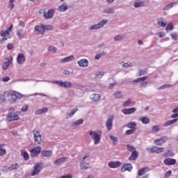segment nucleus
I'll list each match as a JSON object with an SVG mask.
<instances>
[{
    "label": "nucleus",
    "instance_id": "1",
    "mask_svg": "<svg viewBox=\"0 0 178 178\" xmlns=\"http://www.w3.org/2000/svg\"><path fill=\"white\" fill-rule=\"evenodd\" d=\"M12 29H13V25H10L7 30L0 32L1 37H3L2 39H0V44H3L5 41H8V40L10 38V33L9 32L12 31Z\"/></svg>",
    "mask_w": 178,
    "mask_h": 178
},
{
    "label": "nucleus",
    "instance_id": "2",
    "mask_svg": "<svg viewBox=\"0 0 178 178\" xmlns=\"http://www.w3.org/2000/svg\"><path fill=\"white\" fill-rule=\"evenodd\" d=\"M7 122H12L13 120H19V115L15 113V109L10 107L8 115L6 118Z\"/></svg>",
    "mask_w": 178,
    "mask_h": 178
},
{
    "label": "nucleus",
    "instance_id": "3",
    "mask_svg": "<svg viewBox=\"0 0 178 178\" xmlns=\"http://www.w3.org/2000/svg\"><path fill=\"white\" fill-rule=\"evenodd\" d=\"M89 134L92 140H94V143L95 145L101 143V136L102 134L101 132L90 131Z\"/></svg>",
    "mask_w": 178,
    "mask_h": 178
},
{
    "label": "nucleus",
    "instance_id": "4",
    "mask_svg": "<svg viewBox=\"0 0 178 178\" xmlns=\"http://www.w3.org/2000/svg\"><path fill=\"white\" fill-rule=\"evenodd\" d=\"M17 94L16 92H10L7 95L8 99L10 102L13 103L17 99Z\"/></svg>",
    "mask_w": 178,
    "mask_h": 178
},
{
    "label": "nucleus",
    "instance_id": "5",
    "mask_svg": "<svg viewBox=\"0 0 178 178\" xmlns=\"http://www.w3.org/2000/svg\"><path fill=\"white\" fill-rule=\"evenodd\" d=\"M106 23H108V19H103L99 24L92 25L90 27V29L91 30H98V29H101V27H104V26H105V24H106Z\"/></svg>",
    "mask_w": 178,
    "mask_h": 178
},
{
    "label": "nucleus",
    "instance_id": "6",
    "mask_svg": "<svg viewBox=\"0 0 178 178\" xmlns=\"http://www.w3.org/2000/svg\"><path fill=\"white\" fill-rule=\"evenodd\" d=\"M88 156H90V154L87 153L85 156L83 157V160L82 162L80 164L81 166V169L82 170H87V169H88V166L90 165L88 163H84V159H86V158H88Z\"/></svg>",
    "mask_w": 178,
    "mask_h": 178
},
{
    "label": "nucleus",
    "instance_id": "7",
    "mask_svg": "<svg viewBox=\"0 0 178 178\" xmlns=\"http://www.w3.org/2000/svg\"><path fill=\"white\" fill-rule=\"evenodd\" d=\"M31 156L35 157L38 156L40 155V153L41 152V147H37L34 149H32L31 151Z\"/></svg>",
    "mask_w": 178,
    "mask_h": 178
},
{
    "label": "nucleus",
    "instance_id": "8",
    "mask_svg": "<svg viewBox=\"0 0 178 178\" xmlns=\"http://www.w3.org/2000/svg\"><path fill=\"white\" fill-rule=\"evenodd\" d=\"M167 141H168V137L164 136V137H161V138L156 139L154 140V144L156 145H162L163 144H165V143Z\"/></svg>",
    "mask_w": 178,
    "mask_h": 178
},
{
    "label": "nucleus",
    "instance_id": "9",
    "mask_svg": "<svg viewBox=\"0 0 178 178\" xmlns=\"http://www.w3.org/2000/svg\"><path fill=\"white\" fill-rule=\"evenodd\" d=\"M122 165V163L120 161H111L108 163V166L111 169H116Z\"/></svg>",
    "mask_w": 178,
    "mask_h": 178
},
{
    "label": "nucleus",
    "instance_id": "10",
    "mask_svg": "<svg viewBox=\"0 0 178 178\" xmlns=\"http://www.w3.org/2000/svg\"><path fill=\"white\" fill-rule=\"evenodd\" d=\"M33 136L35 143H38V144H41V134H40V131H33Z\"/></svg>",
    "mask_w": 178,
    "mask_h": 178
},
{
    "label": "nucleus",
    "instance_id": "11",
    "mask_svg": "<svg viewBox=\"0 0 178 178\" xmlns=\"http://www.w3.org/2000/svg\"><path fill=\"white\" fill-rule=\"evenodd\" d=\"M42 167L40 165V164H35L33 168V172L31 174V176H35L41 172Z\"/></svg>",
    "mask_w": 178,
    "mask_h": 178
},
{
    "label": "nucleus",
    "instance_id": "12",
    "mask_svg": "<svg viewBox=\"0 0 178 178\" xmlns=\"http://www.w3.org/2000/svg\"><path fill=\"white\" fill-rule=\"evenodd\" d=\"M55 83L56 84H58L60 87H64L65 88L72 87V83L70 82H63L62 81H56Z\"/></svg>",
    "mask_w": 178,
    "mask_h": 178
},
{
    "label": "nucleus",
    "instance_id": "13",
    "mask_svg": "<svg viewBox=\"0 0 178 178\" xmlns=\"http://www.w3.org/2000/svg\"><path fill=\"white\" fill-rule=\"evenodd\" d=\"M132 170L133 166L130 163H124L121 168V172H126V170H127L128 172H131Z\"/></svg>",
    "mask_w": 178,
    "mask_h": 178
},
{
    "label": "nucleus",
    "instance_id": "14",
    "mask_svg": "<svg viewBox=\"0 0 178 178\" xmlns=\"http://www.w3.org/2000/svg\"><path fill=\"white\" fill-rule=\"evenodd\" d=\"M113 124V116H111L106 122V127L107 130H112Z\"/></svg>",
    "mask_w": 178,
    "mask_h": 178
},
{
    "label": "nucleus",
    "instance_id": "15",
    "mask_svg": "<svg viewBox=\"0 0 178 178\" xmlns=\"http://www.w3.org/2000/svg\"><path fill=\"white\" fill-rule=\"evenodd\" d=\"M17 62L19 65H22L23 63H24V62H26V58H24V54H23L22 53L18 54V56L17 57Z\"/></svg>",
    "mask_w": 178,
    "mask_h": 178
},
{
    "label": "nucleus",
    "instance_id": "16",
    "mask_svg": "<svg viewBox=\"0 0 178 178\" xmlns=\"http://www.w3.org/2000/svg\"><path fill=\"white\" fill-rule=\"evenodd\" d=\"M137 109L136 108H124L122 110V113L124 115H130L131 113H134Z\"/></svg>",
    "mask_w": 178,
    "mask_h": 178
},
{
    "label": "nucleus",
    "instance_id": "17",
    "mask_svg": "<svg viewBox=\"0 0 178 178\" xmlns=\"http://www.w3.org/2000/svg\"><path fill=\"white\" fill-rule=\"evenodd\" d=\"M35 31H37V34H44L45 28L44 25L38 26L35 27Z\"/></svg>",
    "mask_w": 178,
    "mask_h": 178
},
{
    "label": "nucleus",
    "instance_id": "18",
    "mask_svg": "<svg viewBox=\"0 0 178 178\" xmlns=\"http://www.w3.org/2000/svg\"><path fill=\"white\" fill-rule=\"evenodd\" d=\"M54 13H55V10H49L47 13H44V19H51L54 16Z\"/></svg>",
    "mask_w": 178,
    "mask_h": 178
},
{
    "label": "nucleus",
    "instance_id": "19",
    "mask_svg": "<svg viewBox=\"0 0 178 178\" xmlns=\"http://www.w3.org/2000/svg\"><path fill=\"white\" fill-rule=\"evenodd\" d=\"M165 165H175L176 164V159H165L164 160Z\"/></svg>",
    "mask_w": 178,
    "mask_h": 178
},
{
    "label": "nucleus",
    "instance_id": "20",
    "mask_svg": "<svg viewBox=\"0 0 178 178\" xmlns=\"http://www.w3.org/2000/svg\"><path fill=\"white\" fill-rule=\"evenodd\" d=\"M149 170V168L148 167H145L143 168L139 169L138 172V176H143V175H145L147 172Z\"/></svg>",
    "mask_w": 178,
    "mask_h": 178
},
{
    "label": "nucleus",
    "instance_id": "21",
    "mask_svg": "<svg viewBox=\"0 0 178 178\" xmlns=\"http://www.w3.org/2000/svg\"><path fill=\"white\" fill-rule=\"evenodd\" d=\"M78 64L81 67H86L88 66V60L87 59H82L78 61Z\"/></svg>",
    "mask_w": 178,
    "mask_h": 178
},
{
    "label": "nucleus",
    "instance_id": "22",
    "mask_svg": "<svg viewBox=\"0 0 178 178\" xmlns=\"http://www.w3.org/2000/svg\"><path fill=\"white\" fill-rule=\"evenodd\" d=\"M67 157H62L55 161L54 165H60L61 163H65Z\"/></svg>",
    "mask_w": 178,
    "mask_h": 178
},
{
    "label": "nucleus",
    "instance_id": "23",
    "mask_svg": "<svg viewBox=\"0 0 178 178\" xmlns=\"http://www.w3.org/2000/svg\"><path fill=\"white\" fill-rule=\"evenodd\" d=\"M138 156V152H134L131 153V154L130 155L129 160V161H136L137 159V157Z\"/></svg>",
    "mask_w": 178,
    "mask_h": 178
},
{
    "label": "nucleus",
    "instance_id": "24",
    "mask_svg": "<svg viewBox=\"0 0 178 178\" xmlns=\"http://www.w3.org/2000/svg\"><path fill=\"white\" fill-rule=\"evenodd\" d=\"M74 59V56H69L68 57L60 59V62H62L63 63H65L66 62H70V60H73Z\"/></svg>",
    "mask_w": 178,
    "mask_h": 178
},
{
    "label": "nucleus",
    "instance_id": "25",
    "mask_svg": "<svg viewBox=\"0 0 178 178\" xmlns=\"http://www.w3.org/2000/svg\"><path fill=\"white\" fill-rule=\"evenodd\" d=\"M45 112H48V108L44 107L42 109L37 110L35 111V115H42V113H45Z\"/></svg>",
    "mask_w": 178,
    "mask_h": 178
},
{
    "label": "nucleus",
    "instance_id": "26",
    "mask_svg": "<svg viewBox=\"0 0 178 178\" xmlns=\"http://www.w3.org/2000/svg\"><path fill=\"white\" fill-rule=\"evenodd\" d=\"M3 147H5V145L0 143V156H3V155L6 154V150L3 149Z\"/></svg>",
    "mask_w": 178,
    "mask_h": 178
},
{
    "label": "nucleus",
    "instance_id": "27",
    "mask_svg": "<svg viewBox=\"0 0 178 178\" xmlns=\"http://www.w3.org/2000/svg\"><path fill=\"white\" fill-rule=\"evenodd\" d=\"M134 8H143V6H145V2L144 1H138L136 2L134 4Z\"/></svg>",
    "mask_w": 178,
    "mask_h": 178
},
{
    "label": "nucleus",
    "instance_id": "28",
    "mask_svg": "<svg viewBox=\"0 0 178 178\" xmlns=\"http://www.w3.org/2000/svg\"><path fill=\"white\" fill-rule=\"evenodd\" d=\"M52 155V151L51 150H43L42 152V156H51Z\"/></svg>",
    "mask_w": 178,
    "mask_h": 178
},
{
    "label": "nucleus",
    "instance_id": "29",
    "mask_svg": "<svg viewBox=\"0 0 178 178\" xmlns=\"http://www.w3.org/2000/svg\"><path fill=\"white\" fill-rule=\"evenodd\" d=\"M58 9L59 12H66L67 10V6H66V3H63Z\"/></svg>",
    "mask_w": 178,
    "mask_h": 178
},
{
    "label": "nucleus",
    "instance_id": "30",
    "mask_svg": "<svg viewBox=\"0 0 178 178\" xmlns=\"http://www.w3.org/2000/svg\"><path fill=\"white\" fill-rule=\"evenodd\" d=\"M178 119L175 118L174 120H170L167 121L165 124L164 126L165 127H167V126H170V124H173V123H176V122H177Z\"/></svg>",
    "mask_w": 178,
    "mask_h": 178
},
{
    "label": "nucleus",
    "instance_id": "31",
    "mask_svg": "<svg viewBox=\"0 0 178 178\" xmlns=\"http://www.w3.org/2000/svg\"><path fill=\"white\" fill-rule=\"evenodd\" d=\"M135 102L131 101V99H129L123 103L124 106H130V105H134Z\"/></svg>",
    "mask_w": 178,
    "mask_h": 178
},
{
    "label": "nucleus",
    "instance_id": "32",
    "mask_svg": "<svg viewBox=\"0 0 178 178\" xmlns=\"http://www.w3.org/2000/svg\"><path fill=\"white\" fill-rule=\"evenodd\" d=\"M92 101H98L101 98L99 94H93L90 97Z\"/></svg>",
    "mask_w": 178,
    "mask_h": 178
},
{
    "label": "nucleus",
    "instance_id": "33",
    "mask_svg": "<svg viewBox=\"0 0 178 178\" xmlns=\"http://www.w3.org/2000/svg\"><path fill=\"white\" fill-rule=\"evenodd\" d=\"M10 65V60H8V61L3 63V65H2V69L3 70H6V69H8V67H9V65Z\"/></svg>",
    "mask_w": 178,
    "mask_h": 178
},
{
    "label": "nucleus",
    "instance_id": "34",
    "mask_svg": "<svg viewBox=\"0 0 178 178\" xmlns=\"http://www.w3.org/2000/svg\"><path fill=\"white\" fill-rule=\"evenodd\" d=\"M22 155L24 156L25 161H29V158H30V156H29V153H27L25 150H22Z\"/></svg>",
    "mask_w": 178,
    "mask_h": 178
},
{
    "label": "nucleus",
    "instance_id": "35",
    "mask_svg": "<svg viewBox=\"0 0 178 178\" xmlns=\"http://www.w3.org/2000/svg\"><path fill=\"white\" fill-rule=\"evenodd\" d=\"M104 13H106L109 15L111 13H113V8H107L104 10Z\"/></svg>",
    "mask_w": 178,
    "mask_h": 178
},
{
    "label": "nucleus",
    "instance_id": "36",
    "mask_svg": "<svg viewBox=\"0 0 178 178\" xmlns=\"http://www.w3.org/2000/svg\"><path fill=\"white\" fill-rule=\"evenodd\" d=\"M140 120L143 124H147V123H149V118H146V117H142L140 118Z\"/></svg>",
    "mask_w": 178,
    "mask_h": 178
},
{
    "label": "nucleus",
    "instance_id": "37",
    "mask_svg": "<svg viewBox=\"0 0 178 178\" xmlns=\"http://www.w3.org/2000/svg\"><path fill=\"white\" fill-rule=\"evenodd\" d=\"M127 127H129V129H132V130H136V122H132L128 123Z\"/></svg>",
    "mask_w": 178,
    "mask_h": 178
},
{
    "label": "nucleus",
    "instance_id": "38",
    "mask_svg": "<svg viewBox=\"0 0 178 178\" xmlns=\"http://www.w3.org/2000/svg\"><path fill=\"white\" fill-rule=\"evenodd\" d=\"M154 148H156L154 152L156 154H161V152H163L165 151V148L163 147H158L156 146Z\"/></svg>",
    "mask_w": 178,
    "mask_h": 178
},
{
    "label": "nucleus",
    "instance_id": "39",
    "mask_svg": "<svg viewBox=\"0 0 178 178\" xmlns=\"http://www.w3.org/2000/svg\"><path fill=\"white\" fill-rule=\"evenodd\" d=\"M127 149H128V151H130V152H136V147H134L131 145H127Z\"/></svg>",
    "mask_w": 178,
    "mask_h": 178
},
{
    "label": "nucleus",
    "instance_id": "40",
    "mask_svg": "<svg viewBox=\"0 0 178 178\" xmlns=\"http://www.w3.org/2000/svg\"><path fill=\"white\" fill-rule=\"evenodd\" d=\"M15 0H10L8 3V8L10 10H13V8H15V4L13 3Z\"/></svg>",
    "mask_w": 178,
    "mask_h": 178
},
{
    "label": "nucleus",
    "instance_id": "41",
    "mask_svg": "<svg viewBox=\"0 0 178 178\" xmlns=\"http://www.w3.org/2000/svg\"><path fill=\"white\" fill-rule=\"evenodd\" d=\"M77 111H79L78 108H74L70 114H68L67 119L72 118L74 115V113L77 112Z\"/></svg>",
    "mask_w": 178,
    "mask_h": 178
},
{
    "label": "nucleus",
    "instance_id": "42",
    "mask_svg": "<svg viewBox=\"0 0 178 178\" xmlns=\"http://www.w3.org/2000/svg\"><path fill=\"white\" fill-rule=\"evenodd\" d=\"M114 97H115V98H116V99H118L119 98H122L123 95H122V92H116L114 94Z\"/></svg>",
    "mask_w": 178,
    "mask_h": 178
},
{
    "label": "nucleus",
    "instance_id": "43",
    "mask_svg": "<svg viewBox=\"0 0 178 178\" xmlns=\"http://www.w3.org/2000/svg\"><path fill=\"white\" fill-rule=\"evenodd\" d=\"M17 34L19 38H20V39L24 38V33H23V30H19V31L17 32Z\"/></svg>",
    "mask_w": 178,
    "mask_h": 178
},
{
    "label": "nucleus",
    "instance_id": "44",
    "mask_svg": "<svg viewBox=\"0 0 178 178\" xmlns=\"http://www.w3.org/2000/svg\"><path fill=\"white\" fill-rule=\"evenodd\" d=\"M159 131V126L158 125L153 126L152 129V133H158Z\"/></svg>",
    "mask_w": 178,
    "mask_h": 178
},
{
    "label": "nucleus",
    "instance_id": "45",
    "mask_svg": "<svg viewBox=\"0 0 178 178\" xmlns=\"http://www.w3.org/2000/svg\"><path fill=\"white\" fill-rule=\"evenodd\" d=\"M145 74H147V69L140 70L138 74V76H145Z\"/></svg>",
    "mask_w": 178,
    "mask_h": 178
},
{
    "label": "nucleus",
    "instance_id": "46",
    "mask_svg": "<svg viewBox=\"0 0 178 178\" xmlns=\"http://www.w3.org/2000/svg\"><path fill=\"white\" fill-rule=\"evenodd\" d=\"M6 101L5 95H0V104H3Z\"/></svg>",
    "mask_w": 178,
    "mask_h": 178
},
{
    "label": "nucleus",
    "instance_id": "47",
    "mask_svg": "<svg viewBox=\"0 0 178 178\" xmlns=\"http://www.w3.org/2000/svg\"><path fill=\"white\" fill-rule=\"evenodd\" d=\"M173 155H175V154L172 152V150H168L164 154V156H173Z\"/></svg>",
    "mask_w": 178,
    "mask_h": 178
},
{
    "label": "nucleus",
    "instance_id": "48",
    "mask_svg": "<svg viewBox=\"0 0 178 178\" xmlns=\"http://www.w3.org/2000/svg\"><path fill=\"white\" fill-rule=\"evenodd\" d=\"M105 73L104 72H98L96 73V77H98V79H101L102 76H104Z\"/></svg>",
    "mask_w": 178,
    "mask_h": 178
},
{
    "label": "nucleus",
    "instance_id": "49",
    "mask_svg": "<svg viewBox=\"0 0 178 178\" xmlns=\"http://www.w3.org/2000/svg\"><path fill=\"white\" fill-rule=\"evenodd\" d=\"M173 5H176V3H172L171 4H169L168 6H165L164 8V10H168V9H172L173 8Z\"/></svg>",
    "mask_w": 178,
    "mask_h": 178
},
{
    "label": "nucleus",
    "instance_id": "50",
    "mask_svg": "<svg viewBox=\"0 0 178 178\" xmlns=\"http://www.w3.org/2000/svg\"><path fill=\"white\" fill-rule=\"evenodd\" d=\"M21 111L22 112H27V111H29V104H26L25 106H22Z\"/></svg>",
    "mask_w": 178,
    "mask_h": 178
},
{
    "label": "nucleus",
    "instance_id": "51",
    "mask_svg": "<svg viewBox=\"0 0 178 178\" xmlns=\"http://www.w3.org/2000/svg\"><path fill=\"white\" fill-rule=\"evenodd\" d=\"M83 119L78 120L76 122L74 123V126H79V124H83Z\"/></svg>",
    "mask_w": 178,
    "mask_h": 178
},
{
    "label": "nucleus",
    "instance_id": "52",
    "mask_svg": "<svg viewBox=\"0 0 178 178\" xmlns=\"http://www.w3.org/2000/svg\"><path fill=\"white\" fill-rule=\"evenodd\" d=\"M165 29L168 30H173V24L172 23H170L167 25Z\"/></svg>",
    "mask_w": 178,
    "mask_h": 178
},
{
    "label": "nucleus",
    "instance_id": "53",
    "mask_svg": "<svg viewBox=\"0 0 178 178\" xmlns=\"http://www.w3.org/2000/svg\"><path fill=\"white\" fill-rule=\"evenodd\" d=\"M158 24H159L161 27H166V22H164L163 21H159V22H158Z\"/></svg>",
    "mask_w": 178,
    "mask_h": 178
},
{
    "label": "nucleus",
    "instance_id": "54",
    "mask_svg": "<svg viewBox=\"0 0 178 178\" xmlns=\"http://www.w3.org/2000/svg\"><path fill=\"white\" fill-rule=\"evenodd\" d=\"M48 51H51L52 52H56V47H53V46H50L48 48Z\"/></svg>",
    "mask_w": 178,
    "mask_h": 178
},
{
    "label": "nucleus",
    "instance_id": "55",
    "mask_svg": "<svg viewBox=\"0 0 178 178\" xmlns=\"http://www.w3.org/2000/svg\"><path fill=\"white\" fill-rule=\"evenodd\" d=\"M156 146H153L152 147H147V150L149 151V152H155Z\"/></svg>",
    "mask_w": 178,
    "mask_h": 178
},
{
    "label": "nucleus",
    "instance_id": "56",
    "mask_svg": "<svg viewBox=\"0 0 178 178\" xmlns=\"http://www.w3.org/2000/svg\"><path fill=\"white\" fill-rule=\"evenodd\" d=\"M170 175H172V170L167 171L164 175V177L168 178Z\"/></svg>",
    "mask_w": 178,
    "mask_h": 178
},
{
    "label": "nucleus",
    "instance_id": "57",
    "mask_svg": "<svg viewBox=\"0 0 178 178\" xmlns=\"http://www.w3.org/2000/svg\"><path fill=\"white\" fill-rule=\"evenodd\" d=\"M9 80H10V78L9 76H5L2 78V81H3L4 83L9 81Z\"/></svg>",
    "mask_w": 178,
    "mask_h": 178
},
{
    "label": "nucleus",
    "instance_id": "58",
    "mask_svg": "<svg viewBox=\"0 0 178 178\" xmlns=\"http://www.w3.org/2000/svg\"><path fill=\"white\" fill-rule=\"evenodd\" d=\"M177 37H178L177 33L171 34V38L172 40H177Z\"/></svg>",
    "mask_w": 178,
    "mask_h": 178
},
{
    "label": "nucleus",
    "instance_id": "59",
    "mask_svg": "<svg viewBox=\"0 0 178 178\" xmlns=\"http://www.w3.org/2000/svg\"><path fill=\"white\" fill-rule=\"evenodd\" d=\"M134 133V129H129L126 131V134L128 136L130 134H133Z\"/></svg>",
    "mask_w": 178,
    "mask_h": 178
},
{
    "label": "nucleus",
    "instance_id": "60",
    "mask_svg": "<svg viewBox=\"0 0 178 178\" xmlns=\"http://www.w3.org/2000/svg\"><path fill=\"white\" fill-rule=\"evenodd\" d=\"M111 140L113 141V143H118V138L113 136H110Z\"/></svg>",
    "mask_w": 178,
    "mask_h": 178
},
{
    "label": "nucleus",
    "instance_id": "61",
    "mask_svg": "<svg viewBox=\"0 0 178 178\" xmlns=\"http://www.w3.org/2000/svg\"><path fill=\"white\" fill-rule=\"evenodd\" d=\"M123 38V36L122 35H117L114 38L115 41H119L120 40H122Z\"/></svg>",
    "mask_w": 178,
    "mask_h": 178
},
{
    "label": "nucleus",
    "instance_id": "62",
    "mask_svg": "<svg viewBox=\"0 0 178 178\" xmlns=\"http://www.w3.org/2000/svg\"><path fill=\"white\" fill-rule=\"evenodd\" d=\"M147 86H148V82L147 81H143L142 83H140V87H147Z\"/></svg>",
    "mask_w": 178,
    "mask_h": 178
},
{
    "label": "nucleus",
    "instance_id": "63",
    "mask_svg": "<svg viewBox=\"0 0 178 178\" xmlns=\"http://www.w3.org/2000/svg\"><path fill=\"white\" fill-rule=\"evenodd\" d=\"M44 30H52V26L51 25H46L44 26Z\"/></svg>",
    "mask_w": 178,
    "mask_h": 178
},
{
    "label": "nucleus",
    "instance_id": "64",
    "mask_svg": "<svg viewBox=\"0 0 178 178\" xmlns=\"http://www.w3.org/2000/svg\"><path fill=\"white\" fill-rule=\"evenodd\" d=\"M7 49H13V44L10 43L7 45Z\"/></svg>",
    "mask_w": 178,
    "mask_h": 178
}]
</instances>
